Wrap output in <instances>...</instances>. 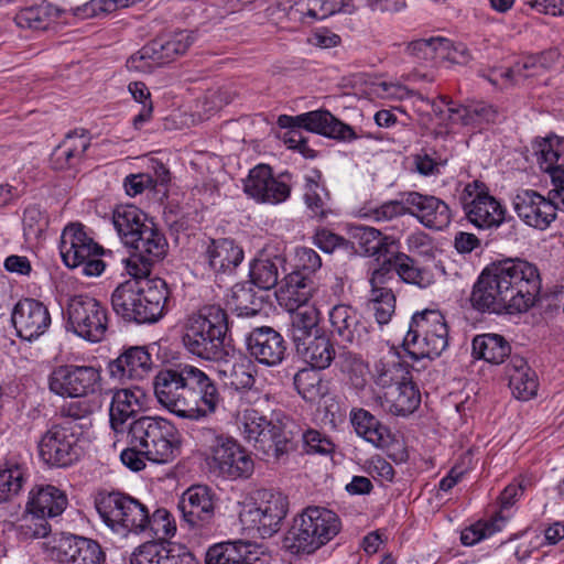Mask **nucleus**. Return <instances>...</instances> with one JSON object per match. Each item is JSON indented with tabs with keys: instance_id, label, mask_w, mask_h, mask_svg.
Segmentation results:
<instances>
[{
	"instance_id": "32",
	"label": "nucleus",
	"mask_w": 564,
	"mask_h": 564,
	"mask_svg": "<svg viewBox=\"0 0 564 564\" xmlns=\"http://www.w3.org/2000/svg\"><path fill=\"white\" fill-rule=\"evenodd\" d=\"M67 506L68 498L64 490L54 485L40 484L29 492L26 511L29 514L56 518L65 511Z\"/></svg>"
},
{
	"instance_id": "48",
	"label": "nucleus",
	"mask_w": 564,
	"mask_h": 564,
	"mask_svg": "<svg viewBox=\"0 0 564 564\" xmlns=\"http://www.w3.org/2000/svg\"><path fill=\"white\" fill-rule=\"evenodd\" d=\"M532 148L542 170L564 164L560 162L564 155V138L555 133H549L544 138H536L532 143Z\"/></svg>"
},
{
	"instance_id": "45",
	"label": "nucleus",
	"mask_w": 564,
	"mask_h": 564,
	"mask_svg": "<svg viewBox=\"0 0 564 564\" xmlns=\"http://www.w3.org/2000/svg\"><path fill=\"white\" fill-rule=\"evenodd\" d=\"M315 289L314 279L302 271L293 270L281 281L280 291L292 306L301 308L310 301ZM293 310V307H291Z\"/></svg>"
},
{
	"instance_id": "26",
	"label": "nucleus",
	"mask_w": 564,
	"mask_h": 564,
	"mask_svg": "<svg viewBox=\"0 0 564 564\" xmlns=\"http://www.w3.org/2000/svg\"><path fill=\"white\" fill-rule=\"evenodd\" d=\"M330 334L341 344L361 346L368 340V327L358 311L348 304L335 305L328 314Z\"/></svg>"
},
{
	"instance_id": "60",
	"label": "nucleus",
	"mask_w": 564,
	"mask_h": 564,
	"mask_svg": "<svg viewBox=\"0 0 564 564\" xmlns=\"http://www.w3.org/2000/svg\"><path fill=\"white\" fill-rule=\"evenodd\" d=\"M128 89L133 99L142 105L139 113L135 115L132 120L133 127L139 130L152 118L153 105L151 100V94L147 85L142 82L130 83Z\"/></svg>"
},
{
	"instance_id": "58",
	"label": "nucleus",
	"mask_w": 564,
	"mask_h": 564,
	"mask_svg": "<svg viewBox=\"0 0 564 564\" xmlns=\"http://www.w3.org/2000/svg\"><path fill=\"white\" fill-rule=\"evenodd\" d=\"M370 293L393 292L392 283H400L392 257L384 259L375 268L369 276Z\"/></svg>"
},
{
	"instance_id": "64",
	"label": "nucleus",
	"mask_w": 564,
	"mask_h": 564,
	"mask_svg": "<svg viewBox=\"0 0 564 564\" xmlns=\"http://www.w3.org/2000/svg\"><path fill=\"white\" fill-rule=\"evenodd\" d=\"M295 270L302 271L305 275L312 276L322 267L319 254L312 248L300 247L295 252Z\"/></svg>"
},
{
	"instance_id": "22",
	"label": "nucleus",
	"mask_w": 564,
	"mask_h": 564,
	"mask_svg": "<svg viewBox=\"0 0 564 564\" xmlns=\"http://www.w3.org/2000/svg\"><path fill=\"white\" fill-rule=\"evenodd\" d=\"M154 367L152 354L147 346H124L115 359L107 364V371L119 383L140 381L147 378Z\"/></svg>"
},
{
	"instance_id": "24",
	"label": "nucleus",
	"mask_w": 564,
	"mask_h": 564,
	"mask_svg": "<svg viewBox=\"0 0 564 564\" xmlns=\"http://www.w3.org/2000/svg\"><path fill=\"white\" fill-rule=\"evenodd\" d=\"M513 208L521 220L528 226L544 230L556 218V206L538 192L524 189L513 198Z\"/></svg>"
},
{
	"instance_id": "40",
	"label": "nucleus",
	"mask_w": 564,
	"mask_h": 564,
	"mask_svg": "<svg viewBox=\"0 0 564 564\" xmlns=\"http://www.w3.org/2000/svg\"><path fill=\"white\" fill-rule=\"evenodd\" d=\"M296 355L310 367L325 370L336 359V350L332 339L325 335H315L311 341L295 348Z\"/></svg>"
},
{
	"instance_id": "3",
	"label": "nucleus",
	"mask_w": 564,
	"mask_h": 564,
	"mask_svg": "<svg viewBox=\"0 0 564 564\" xmlns=\"http://www.w3.org/2000/svg\"><path fill=\"white\" fill-rule=\"evenodd\" d=\"M243 440L264 460H286L302 441L307 454L328 455L335 449L329 437L321 432L299 426L288 415L268 420L257 410H246L241 416Z\"/></svg>"
},
{
	"instance_id": "41",
	"label": "nucleus",
	"mask_w": 564,
	"mask_h": 564,
	"mask_svg": "<svg viewBox=\"0 0 564 564\" xmlns=\"http://www.w3.org/2000/svg\"><path fill=\"white\" fill-rule=\"evenodd\" d=\"M132 498L119 490L100 489L94 497V505L102 522L113 530L116 525L119 527L118 518Z\"/></svg>"
},
{
	"instance_id": "20",
	"label": "nucleus",
	"mask_w": 564,
	"mask_h": 564,
	"mask_svg": "<svg viewBox=\"0 0 564 564\" xmlns=\"http://www.w3.org/2000/svg\"><path fill=\"white\" fill-rule=\"evenodd\" d=\"M250 358L261 366L273 368L289 357V344L284 336L271 326L253 327L245 338Z\"/></svg>"
},
{
	"instance_id": "31",
	"label": "nucleus",
	"mask_w": 564,
	"mask_h": 564,
	"mask_svg": "<svg viewBox=\"0 0 564 564\" xmlns=\"http://www.w3.org/2000/svg\"><path fill=\"white\" fill-rule=\"evenodd\" d=\"M261 547L249 541H228L210 546L206 564H256L260 562Z\"/></svg>"
},
{
	"instance_id": "39",
	"label": "nucleus",
	"mask_w": 564,
	"mask_h": 564,
	"mask_svg": "<svg viewBox=\"0 0 564 564\" xmlns=\"http://www.w3.org/2000/svg\"><path fill=\"white\" fill-rule=\"evenodd\" d=\"M354 237L357 239L359 251L366 257L379 260L381 257L391 256L398 249V241L391 236H384L373 227L358 226Z\"/></svg>"
},
{
	"instance_id": "8",
	"label": "nucleus",
	"mask_w": 564,
	"mask_h": 564,
	"mask_svg": "<svg viewBox=\"0 0 564 564\" xmlns=\"http://www.w3.org/2000/svg\"><path fill=\"white\" fill-rule=\"evenodd\" d=\"M128 445L139 447L144 457L167 464L180 454L181 436L176 426L161 416L141 415L128 424Z\"/></svg>"
},
{
	"instance_id": "36",
	"label": "nucleus",
	"mask_w": 564,
	"mask_h": 564,
	"mask_svg": "<svg viewBox=\"0 0 564 564\" xmlns=\"http://www.w3.org/2000/svg\"><path fill=\"white\" fill-rule=\"evenodd\" d=\"M30 477L29 467L15 457L0 465V505L13 502L23 491Z\"/></svg>"
},
{
	"instance_id": "10",
	"label": "nucleus",
	"mask_w": 564,
	"mask_h": 564,
	"mask_svg": "<svg viewBox=\"0 0 564 564\" xmlns=\"http://www.w3.org/2000/svg\"><path fill=\"white\" fill-rule=\"evenodd\" d=\"M216 502L214 489L206 485H193L182 494L177 509L194 535L209 538L218 532Z\"/></svg>"
},
{
	"instance_id": "33",
	"label": "nucleus",
	"mask_w": 564,
	"mask_h": 564,
	"mask_svg": "<svg viewBox=\"0 0 564 564\" xmlns=\"http://www.w3.org/2000/svg\"><path fill=\"white\" fill-rule=\"evenodd\" d=\"M100 410V403L96 399L76 398L63 403L56 412L53 422L74 427L76 433L84 436L91 426V415Z\"/></svg>"
},
{
	"instance_id": "56",
	"label": "nucleus",
	"mask_w": 564,
	"mask_h": 564,
	"mask_svg": "<svg viewBox=\"0 0 564 564\" xmlns=\"http://www.w3.org/2000/svg\"><path fill=\"white\" fill-rule=\"evenodd\" d=\"M444 45H448L446 37L431 36L411 41L406 44L405 51L420 62L440 61L438 54L444 53Z\"/></svg>"
},
{
	"instance_id": "30",
	"label": "nucleus",
	"mask_w": 564,
	"mask_h": 564,
	"mask_svg": "<svg viewBox=\"0 0 564 564\" xmlns=\"http://www.w3.org/2000/svg\"><path fill=\"white\" fill-rule=\"evenodd\" d=\"M245 258L242 247L232 238H209L203 259L216 274H231Z\"/></svg>"
},
{
	"instance_id": "44",
	"label": "nucleus",
	"mask_w": 564,
	"mask_h": 564,
	"mask_svg": "<svg viewBox=\"0 0 564 564\" xmlns=\"http://www.w3.org/2000/svg\"><path fill=\"white\" fill-rule=\"evenodd\" d=\"M394 269L400 281L417 285L421 289L430 286L434 282L431 270L420 267L409 254L394 249L391 253Z\"/></svg>"
},
{
	"instance_id": "12",
	"label": "nucleus",
	"mask_w": 564,
	"mask_h": 564,
	"mask_svg": "<svg viewBox=\"0 0 564 564\" xmlns=\"http://www.w3.org/2000/svg\"><path fill=\"white\" fill-rule=\"evenodd\" d=\"M82 438L74 427L52 421L37 442L39 457L50 468L72 467L84 455Z\"/></svg>"
},
{
	"instance_id": "50",
	"label": "nucleus",
	"mask_w": 564,
	"mask_h": 564,
	"mask_svg": "<svg viewBox=\"0 0 564 564\" xmlns=\"http://www.w3.org/2000/svg\"><path fill=\"white\" fill-rule=\"evenodd\" d=\"M335 360L340 372L348 378L355 389L362 390L366 387L368 364L359 354L343 349Z\"/></svg>"
},
{
	"instance_id": "13",
	"label": "nucleus",
	"mask_w": 564,
	"mask_h": 564,
	"mask_svg": "<svg viewBox=\"0 0 564 564\" xmlns=\"http://www.w3.org/2000/svg\"><path fill=\"white\" fill-rule=\"evenodd\" d=\"M288 511L286 496L272 490H262L257 501L242 507L239 520L246 529L256 531L259 536L267 539L281 529Z\"/></svg>"
},
{
	"instance_id": "11",
	"label": "nucleus",
	"mask_w": 564,
	"mask_h": 564,
	"mask_svg": "<svg viewBox=\"0 0 564 564\" xmlns=\"http://www.w3.org/2000/svg\"><path fill=\"white\" fill-rule=\"evenodd\" d=\"M66 329L90 341H101L108 329V311L95 297L77 294L68 299L66 307Z\"/></svg>"
},
{
	"instance_id": "18",
	"label": "nucleus",
	"mask_w": 564,
	"mask_h": 564,
	"mask_svg": "<svg viewBox=\"0 0 564 564\" xmlns=\"http://www.w3.org/2000/svg\"><path fill=\"white\" fill-rule=\"evenodd\" d=\"M213 435L209 449L215 467L227 478H248L253 471V460L245 448L232 437L226 435Z\"/></svg>"
},
{
	"instance_id": "35",
	"label": "nucleus",
	"mask_w": 564,
	"mask_h": 564,
	"mask_svg": "<svg viewBox=\"0 0 564 564\" xmlns=\"http://www.w3.org/2000/svg\"><path fill=\"white\" fill-rule=\"evenodd\" d=\"M126 246L131 248L138 257H144L155 262L161 261L169 249L164 234L153 220L143 225V229L139 230Z\"/></svg>"
},
{
	"instance_id": "15",
	"label": "nucleus",
	"mask_w": 564,
	"mask_h": 564,
	"mask_svg": "<svg viewBox=\"0 0 564 564\" xmlns=\"http://www.w3.org/2000/svg\"><path fill=\"white\" fill-rule=\"evenodd\" d=\"M100 371L93 366L59 365L47 378L48 390L62 398H84L100 386Z\"/></svg>"
},
{
	"instance_id": "42",
	"label": "nucleus",
	"mask_w": 564,
	"mask_h": 564,
	"mask_svg": "<svg viewBox=\"0 0 564 564\" xmlns=\"http://www.w3.org/2000/svg\"><path fill=\"white\" fill-rule=\"evenodd\" d=\"M473 354L476 358L484 359L494 365L505 362L506 358L511 359L509 341L499 334H481L477 335L471 343Z\"/></svg>"
},
{
	"instance_id": "1",
	"label": "nucleus",
	"mask_w": 564,
	"mask_h": 564,
	"mask_svg": "<svg viewBox=\"0 0 564 564\" xmlns=\"http://www.w3.org/2000/svg\"><path fill=\"white\" fill-rule=\"evenodd\" d=\"M542 289L538 267L524 259L507 258L488 264L474 283L469 302L481 314L528 312Z\"/></svg>"
},
{
	"instance_id": "5",
	"label": "nucleus",
	"mask_w": 564,
	"mask_h": 564,
	"mask_svg": "<svg viewBox=\"0 0 564 564\" xmlns=\"http://www.w3.org/2000/svg\"><path fill=\"white\" fill-rule=\"evenodd\" d=\"M228 332L227 312L219 305H205L186 317L181 341L189 355L217 362L229 356L225 345Z\"/></svg>"
},
{
	"instance_id": "54",
	"label": "nucleus",
	"mask_w": 564,
	"mask_h": 564,
	"mask_svg": "<svg viewBox=\"0 0 564 564\" xmlns=\"http://www.w3.org/2000/svg\"><path fill=\"white\" fill-rule=\"evenodd\" d=\"M361 212L364 217L380 223L410 215V207L405 203V193H402L400 199L388 200L379 206H365Z\"/></svg>"
},
{
	"instance_id": "2",
	"label": "nucleus",
	"mask_w": 564,
	"mask_h": 564,
	"mask_svg": "<svg viewBox=\"0 0 564 564\" xmlns=\"http://www.w3.org/2000/svg\"><path fill=\"white\" fill-rule=\"evenodd\" d=\"M153 389L159 403L181 419L205 420L224 403L216 380L188 364L161 369L154 377Z\"/></svg>"
},
{
	"instance_id": "38",
	"label": "nucleus",
	"mask_w": 564,
	"mask_h": 564,
	"mask_svg": "<svg viewBox=\"0 0 564 564\" xmlns=\"http://www.w3.org/2000/svg\"><path fill=\"white\" fill-rule=\"evenodd\" d=\"M304 203L310 210L312 217L319 220L327 218L332 213L328 205L330 194L322 183V173L319 170H312L310 174L304 176Z\"/></svg>"
},
{
	"instance_id": "52",
	"label": "nucleus",
	"mask_w": 564,
	"mask_h": 564,
	"mask_svg": "<svg viewBox=\"0 0 564 564\" xmlns=\"http://www.w3.org/2000/svg\"><path fill=\"white\" fill-rule=\"evenodd\" d=\"M176 532V524L172 514L164 508L156 509L150 516L147 509V520L144 532L155 538L152 542H169L166 539L173 536Z\"/></svg>"
},
{
	"instance_id": "51",
	"label": "nucleus",
	"mask_w": 564,
	"mask_h": 564,
	"mask_svg": "<svg viewBox=\"0 0 564 564\" xmlns=\"http://www.w3.org/2000/svg\"><path fill=\"white\" fill-rule=\"evenodd\" d=\"M119 517V527L116 525L112 530L115 533L126 534L127 532H132L140 534L144 532L147 507L138 499L132 498V500H129V505L123 508Z\"/></svg>"
},
{
	"instance_id": "47",
	"label": "nucleus",
	"mask_w": 564,
	"mask_h": 564,
	"mask_svg": "<svg viewBox=\"0 0 564 564\" xmlns=\"http://www.w3.org/2000/svg\"><path fill=\"white\" fill-rule=\"evenodd\" d=\"M297 393L307 402L315 403L327 393V386L323 381L321 369L306 367L300 369L293 378Z\"/></svg>"
},
{
	"instance_id": "63",
	"label": "nucleus",
	"mask_w": 564,
	"mask_h": 564,
	"mask_svg": "<svg viewBox=\"0 0 564 564\" xmlns=\"http://www.w3.org/2000/svg\"><path fill=\"white\" fill-rule=\"evenodd\" d=\"M500 530L498 519L491 521L479 520L476 523L466 527L460 533V542L465 546H473L478 542L491 536Z\"/></svg>"
},
{
	"instance_id": "28",
	"label": "nucleus",
	"mask_w": 564,
	"mask_h": 564,
	"mask_svg": "<svg viewBox=\"0 0 564 564\" xmlns=\"http://www.w3.org/2000/svg\"><path fill=\"white\" fill-rule=\"evenodd\" d=\"M131 564H200L184 545L171 542H145L131 555Z\"/></svg>"
},
{
	"instance_id": "27",
	"label": "nucleus",
	"mask_w": 564,
	"mask_h": 564,
	"mask_svg": "<svg viewBox=\"0 0 564 564\" xmlns=\"http://www.w3.org/2000/svg\"><path fill=\"white\" fill-rule=\"evenodd\" d=\"M147 404V394L138 386L118 389L113 392L109 408V423L115 433L128 431V421L139 419L138 414Z\"/></svg>"
},
{
	"instance_id": "7",
	"label": "nucleus",
	"mask_w": 564,
	"mask_h": 564,
	"mask_svg": "<svg viewBox=\"0 0 564 564\" xmlns=\"http://www.w3.org/2000/svg\"><path fill=\"white\" fill-rule=\"evenodd\" d=\"M278 126L289 129L284 134V142L289 149L297 150L308 159H314L316 152L308 147V142L300 129L338 142H352L360 138L351 126L343 122L326 109H317L297 116L281 115L278 118Z\"/></svg>"
},
{
	"instance_id": "59",
	"label": "nucleus",
	"mask_w": 564,
	"mask_h": 564,
	"mask_svg": "<svg viewBox=\"0 0 564 564\" xmlns=\"http://www.w3.org/2000/svg\"><path fill=\"white\" fill-rule=\"evenodd\" d=\"M375 369L377 372L376 383L382 388H390L392 390L410 376L409 370L400 361H393L391 364L380 361L376 364Z\"/></svg>"
},
{
	"instance_id": "29",
	"label": "nucleus",
	"mask_w": 564,
	"mask_h": 564,
	"mask_svg": "<svg viewBox=\"0 0 564 564\" xmlns=\"http://www.w3.org/2000/svg\"><path fill=\"white\" fill-rule=\"evenodd\" d=\"M286 258L284 250L278 246H265L249 265L251 284L268 291L279 283L280 270L285 271Z\"/></svg>"
},
{
	"instance_id": "14",
	"label": "nucleus",
	"mask_w": 564,
	"mask_h": 564,
	"mask_svg": "<svg viewBox=\"0 0 564 564\" xmlns=\"http://www.w3.org/2000/svg\"><path fill=\"white\" fill-rule=\"evenodd\" d=\"M460 203L468 221L479 229L499 227L502 223H514L512 217L506 218V209L480 181L466 184Z\"/></svg>"
},
{
	"instance_id": "16",
	"label": "nucleus",
	"mask_w": 564,
	"mask_h": 564,
	"mask_svg": "<svg viewBox=\"0 0 564 564\" xmlns=\"http://www.w3.org/2000/svg\"><path fill=\"white\" fill-rule=\"evenodd\" d=\"M196 37L194 31H181L166 40H153L131 55L126 66L129 70L148 72L151 68L150 61L158 65L170 63L176 56L185 54Z\"/></svg>"
},
{
	"instance_id": "49",
	"label": "nucleus",
	"mask_w": 564,
	"mask_h": 564,
	"mask_svg": "<svg viewBox=\"0 0 564 564\" xmlns=\"http://www.w3.org/2000/svg\"><path fill=\"white\" fill-rule=\"evenodd\" d=\"M387 394L392 398V409L397 415H409L413 413L421 403L420 390L413 382L411 376Z\"/></svg>"
},
{
	"instance_id": "62",
	"label": "nucleus",
	"mask_w": 564,
	"mask_h": 564,
	"mask_svg": "<svg viewBox=\"0 0 564 564\" xmlns=\"http://www.w3.org/2000/svg\"><path fill=\"white\" fill-rule=\"evenodd\" d=\"M312 21H322L336 13L351 14L356 7L352 0H310Z\"/></svg>"
},
{
	"instance_id": "43",
	"label": "nucleus",
	"mask_w": 564,
	"mask_h": 564,
	"mask_svg": "<svg viewBox=\"0 0 564 564\" xmlns=\"http://www.w3.org/2000/svg\"><path fill=\"white\" fill-rule=\"evenodd\" d=\"M150 221L152 219L145 213L130 204L118 206L112 214V224L124 245Z\"/></svg>"
},
{
	"instance_id": "23",
	"label": "nucleus",
	"mask_w": 564,
	"mask_h": 564,
	"mask_svg": "<svg viewBox=\"0 0 564 564\" xmlns=\"http://www.w3.org/2000/svg\"><path fill=\"white\" fill-rule=\"evenodd\" d=\"M59 253L67 268L76 269L88 257L102 256L105 249L88 235L83 224L70 223L62 231Z\"/></svg>"
},
{
	"instance_id": "21",
	"label": "nucleus",
	"mask_w": 564,
	"mask_h": 564,
	"mask_svg": "<svg viewBox=\"0 0 564 564\" xmlns=\"http://www.w3.org/2000/svg\"><path fill=\"white\" fill-rule=\"evenodd\" d=\"M52 554L68 564H102L106 560L100 544L93 539L61 532L52 540Z\"/></svg>"
},
{
	"instance_id": "25",
	"label": "nucleus",
	"mask_w": 564,
	"mask_h": 564,
	"mask_svg": "<svg viewBox=\"0 0 564 564\" xmlns=\"http://www.w3.org/2000/svg\"><path fill=\"white\" fill-rule=\"evenodd\" d=\"M405 203L410 207V215L429 229L443 230L452 221L448 205L436 196L405 192Z\"/></svg>"
},
{
	"instance_id": "17",
	"label": "nucleus",
	"mask_w": 564,
	"mask_h": 564,
	"mask_svg": "<svg viewBox=\"0 0 564 564\" xmlns=\"http://www.w3.org/2000/svg\"><path fill=\"white\" fill-rule=\"evenodd\" d=\"M290 172H282L276 177L268 164H258L249 171L243 182L245 193L259 203L280 204L291 195Z\"/></svg>"
},
{
	"instance_id": "9",
	"label": "nucleus",
	"mask_w": 564,
	"mask_h": 564,
	"mask_svg": "<svg viewBox=\"0 0 564 564\" xmlns=\"http://www.w3.org/2000/svg\"><path fill=\"white\" fill-rule=\"evenodd\" d=\"M448 346V326L436 310L416 312L410 322L402 347L413 360L435 359Z\"/></svg>"
},
{
	"instance_id": "61",
	"label": "nucleus",
	"mask_w": 564,
	"mask_h": 564,
	"mask_svg": "<svg viewBox=\"0 0 564 564\" xmlns=\"http://www.w3.org/2000/svg\"><path fill=\"white\" fill-rule=\"evenodd\" d=\"M367 306L373 312L377 323L381 326L386 325L394 314L395 295L393 292L370 293Z\"/></svg>"
},
{
	"instance_id": "19",
	"label": "nucleus",
	"mask_w": 564,
	"mask_h": 564,
	"mask_svg": "<svg viewBox=\"0 0 564 564\" xmlns=\"http://www.w3.org/2000/svg\"><path fill=\"white\" fill-rule=\"evenodd\" d=\"M11 324L21 340L33 343L48 332L52 316L42 301L22 297L11 311Z\"/></svg>"
},
{
	"instance_id": "55",
	"label": "nucleus",
	"mask_w": 564,
	"mask_h": 564,
	"mask_svg": "<svg viewBox=\"0 0 564 564\" xmlns=\"http://www.w3.org/2000/svg\"><path fill=\"white\" fill-rule=\"evenodd\" d=\"M45 0H32L31 6L21 7L14 21L19 28L32 30H45L48 24L47 8L43 6Z\"/></svg>"
},
{
	"instance_id": "4",
	"label": "nucleus",
	"mask_w": 564,
	"mask_h": 564,
	"mask_svg": "<svg viewBox=\"0 0 564 564\" xmlns=\"http://www.w3.org/2000/svg\"><path fill=\"white\" fill-rule=\"evenodd\" d=\"M170 290L165 280H126L111 294L115 314L127 324L152 325L166 314Z\"/></svg>"
},
{
	"instance_id": "37",
	"label": "nucleus",
	"mask_w": 564,
	"mask_h": 564,
	"mask_svg": "<svg viewBox=\"0 0 564 564\" xmlns=\"http://www.w3.org/2000/svg\"><path fill=\"white\" fill-rule=\"evenodd\" d=\"M349 420L355 432L376 447L383 448L390 444V429L368 410L362 408L351 409Z\"/></svg>"
},
{
	"instance_id": "6",
	"label": "nucleus",
	"mask_w": 564,
	"mask_h": 564,
	"mask_svg": "<svg viewBox=\"0 0 564 564\" xmlns=\"http://www.w3.org/2000/svg\"><path fill=\"white\" fill-rule=\"evenodd\" d=\"M341 528V519L334 510L308 506L293 518L283 536V547L294 555H312L333 541Z\"/></svg>"
},
{
	"instance_id": "34",
	"label": "nucleus",
	"mask_w": 564,
	"mask_h": 564,
	"mask_svg": "<svg viewBox=\"0 0 564 564\" xmlns=\"http://www.w3.org/2000/svg\"><path fill=\"white\" fill-rule=\"evenodd\" d=\"M505 373L509 388L518 400L528 401L535 397L539 387L538 376L522 356L514 354L506 365Z\"/></svg>"
},
{
	"instance_id": "53",
	"label": "nucleus",
	"mask_w": 564,
	"mask_h": 564,
	"mask_svg": "<svg viewBox=\"0 0 564 564\" xmlns=\"http://www.w3.org/2000/svg\"><path fill=\"white\" fill-rule=\"evenodd\" d=\"M317 321L313 313L305 310H299L292 315L291 324L289 327V336L294 346V349L311 341L313 336V329L316 328Z\"/></svg>"
},
{
	"instance_id": "57",
	"label": "nucleus",
	"mask_w": 564,
	"mask_h": 564,
	"mask_svg": "<svg viewBox=\"0 0 564 564\" xmlns=\"http://www.w3.org/2000/svg\"><path fill=\"white\" fill-rule=\"evenodd\" d=\"M312 239L314 246L325 253H333L336 250H343L347 254H354L358 251L352 241L325 227L317 228Z\"/></svg>"
},
{
	"instance_id": "46",
	"label": "nucleus",
	"mask_w": 564,
	"mask_h": 564,
	"mask_svg": "<svg viewBox=\"0 0 564 564\" xmlns=\"http://www.w3.org/2000/svg\"><path fill=\"white\" fill-rule=\"evenodd\" d=\"M251 282L237 283L232 288L229 304L240 317L258 315L264 305L263 296L253 289Z\"/></svg>"
}]
</instances>
